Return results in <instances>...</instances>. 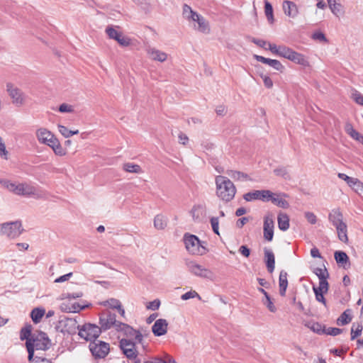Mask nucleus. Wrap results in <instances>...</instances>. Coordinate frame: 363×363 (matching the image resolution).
Segmentation results:
<instances>
[{
	"label": "nucleus",
	"mask_w": 363,
	"mask_h": 363,
	"mask_svg": "<svg viewBox=\"0 0 363 363\" xmlns=\"http://www.w3.org/2000/svg\"><path fill=\"white\" fill-rule=\"evenodd\" d=\"M167 224V218L161 215L158 214L154 218V227L157 230H163L166 228Z\"/></svg>",
	"instance_id": "nucleus-34"
},
{
	"label": "nucleus",
	"mask_w": 363,
	"mask_h": 363,
	"mask_svg": "<svg viewBox=\"0 0 363 363\" xmlns=\"http://www.w3.org/2000/svg\"><path fill=\"white\" fill-rule=\"evenodd\" d=\"M328 6L331 12L336 16L344 14L343 6L337 0H328Z\"/></svg>",
	"instance_id": "nucleus-28"
},
{
	"label": "nucleus",
	"mask_w": 363,
	"mask_h": 363,
	"mask_svg": "<svg viewBox=\"0 0 363 363\" xmlns=\"http://www.w3.org/2000/svg\"><path fill=\"white\" fill-rule=\"evenodd\" d=\"M160 301L158 299H155L152 301H150L147 305V308L152 310V311H156L160 308Z\"/></svg>",
	"instance_id": "nucleus-58"
},
{
	"label": "nucleus",
	"mask_w": 363,
	"mask_h": 363,
	"mask_svg": "<svg viewBox=\"0 0 363 363\" xmlns=\"http://www.w3.org/2000/svg\"><path fill=\"white\" fill-rule=\"evenodd\" d=\"M313 289H315L317 291L320 292H327L328 290V282L327 279H319L318 287L313 286Z\"/></svg>",
	"instance_id": "nucleus-47"
},
{
	"label": "nucleus",
	"mask_w": 363,
	"mask_h": 363,
	"mask_svg": "<svg viewBox=\"0 0 363 363\" xmlns=\"http://www.w3.org/2000/svg\"><path fill=\"white\" fill-rule=\"evenodd\" d=\"M334 257L336 262L338 264H341L342 267H345V264L349 262V257L347 254L342 251H336L334 254Z\"/></svg>",
	"instance_id": "nucleus-36"
},
{
	"label": "nucleus",
	"mask_w": 363,
	"mask_h": 363,
	"mask_svg": "<svg viewBox=\"0 0 363 363\" xmlns=\"http://www.w3.org/2000/svg\"><path fill=\"white\" fill-rule=\"evenodd\" d=\"M79 335L86 341L95 340L101 334V328H99L95 324L85 323L84 325L77 326Z\"/></svg>",
	"instance_id": "nucleus-8"
},
{
	"label": "nucleus",
	"mask_w": 363,
	"mask_h": 363,
	"mask_svg": "<svg viewBox=\"0 0 363 363\" xmlns=\"http://www.w3.org/2000/svg\"><path fill=\"white\" fill-rule=\"evenodd\" d=\"M6 91L11 99L12 104L16 106L20 107L25 104L26 96L24 93L13 84L8 83L6 84Z\"/></svg>",
	"instance_id": "nucleus-11"
},
{
	"label": "nucleus",
	"mask_w": 363,
	"mask_h": 363,
	"mask_svg": "<svg viewBox=\"0 0 363 363\" xmlns=\"http://www.w3.org/2000/svg\"><path fill=\"white\" fill-rule=\"evenodd\" d=\"M264 261L267 270L269 273H272L274 270L275 267V257L272 250L268 248L264 249Z\"/></svg>",
	"instance_id": "nucleus-23"
},
{
	"label": "nucleus",
	"mask_w": 363,
	"mask_h": 363,
	"mask_svg": "<svg viewBox=\"0 0 363 363\" xmlns=\"http://www.w3.org/2000/svg\"><path fill=\"white\" fill-rule=\"evenodd\" d=\"M0 184L9 191L18 196H33L35 199L43 198V196L35 187L28 183H16L6 179H0Z\"/></svg>",
	"instance_id": "nucleus-2"
},
{
	"label": "nucleus",
	"mask_w": 363,
	"mask_h": 363,
	"mask_svg": "<svg viewBox=\"0 0 363 363\" xmlns=\"http://www.w3.org/2000/svg\"><path fill=\"white\" fill-rule=\"evenodd\" d=\"M0 155L4 159L7 160L8 151L6 149L5 144L0 136Z\"/></svg>",
	"instance_id": "nucleus-61"
},
{
	"label": "nucleus",
	"mask_w": 363,
	"mask_h": 363,
	"mask_svg": "<svg viewBox=\"0 0 363 363\" xmlns=\"http://www.w3.org/2000/svg\"><path fill=\"white\" fill-rule=\"evenodd\" d=\"M123 169L125 172L130 173H141L142 169L138 164H135L133 163L128 162L123 164Z\"/></svg>",
	"instance_id": "nucleus-41"
},
{
	"label": "nucleus",
	"mask_w": 363,
	"mask_h": 363,
	"mask_svg": "<svg viewBox=\"0 0 363 363\" xmlns=\"http://www.w3.org/2000/svg\"><path fill=\"white\" fill-rule=\"evenodd\" d=\"M345 131L354 140L363 143V135L355 130L350 123L346 124Z\"/></svg>",
	"instance_id": "nucleus-32"
},
{
	"label": "nucleus",
	"mask_w": 363,
	"mask_h": 363,
	"mask_svg": "<svg viewBox=\"0 0 363 363\" xmlns=\"http://www.w3.org/2000/svg\"><path fill=\"white\" fill-rule=\"evenodd\" d=\"M352 99L358 104L363 106V95L357 90L352 94Z\"/></svg>",
	"instance_id": "nucleus-52"
},
{
	"label": "nucleus",
	"mask_w": 363,
	"mask_h": 363,
	"mask_svg": "<svg viewBox=\"0 0 363 363\" xmlns=\"http://www.w3.org/2000/svg\"><path fill=\"white\" fill-rule=\"evenodd\" d=\"M59 111L61 113H72L74 111V108L72 105L64 103L59 106Z\"/></svg>",
	"instance_id": "nucleus-55"
},
{
	"label": "nucleus",
	"mask_w": 363,
	"mask_h": 363,
	"mask_svg": "<svg viewBox=\"0 0 363 363\" xmlns=\"http://www.w3.org/2000/svg\"><path fill=\"white\" fill-rule=\"evenodd\" d=\"M274 173L279 177H281L284 179L289 178V174L287 169L285 167H279L274 170Z\"/></svg>",
	"instance_id": "nucleus-53"
},
{
	"label": "nucleus",
	"mask_w": 363,
	"mask_h": 363,
	"mask_svg": "<svg viewBox=\"0 0 363 363\" xmlns=\"http://www.w3.org/2000/svg\"><path fill=\"white\" fill-rule=\"evenodd\" d=\"M26 345L28 353V360L31 361L34 356L40 355V352L48 350L51 342L45 333L38 332L33 334L31 340L26 341Z\"/></svg>",
	"instance_id": "nucleus-1"
},
{
	"label": "nucleus",
	"mask_w": 363,
	"mask_h": 363,
	"mask_svg": "<svg viewBox=\"0 0 363 363\" xmlns=\"http://www.w3.org/2000/svg\"><path fill=\"white\" fill-rule=\"evenodd\" d=\"M31 363H52L50 360L36 354L33 359L30 361Z\"/></svg>",
	"instance_id": "nucleus-57"
},
{
	"label": "nucleus",
	"mask_w": 363,
	"mask_h": 363,
	"mask_svg": "<svg viewBox=\"0 0 363 363\" xmlns=\"http://www.w3.org/2000/svg\"><path fill=\"white\" fill-rule=\"evenodd\" d=\"M32 325H27L25 327H23L20 332V339L21 340H31L32 337Z\"/></svg>",
	"instance_id": "nucleus-39"
},
{
	"label": "nucleus",
	"mask_w": 363,
	"mask_h": 363,
	"mask_svg": "<svg viewBox=\"0 0 363 363\" xmlns=\"http://www.w3.org/2000/svg\"><path fill=\"white\" fill-rule=\"evenodd\" d=\"M101 305L104 306H108L113 309H117L121 305V303L119 300L112 298L102 302Z\"/></svg>",
	"instance_id": "nucleus-43"
},
{
	"label": "nucleus",
	"mask_w": 363,
	"mask_h": 363,
	"mask_svg": "<svg viewBox=\"0 0 363 363\" xmlns=\"http://www.w3.org/2000/svg\"><path fill=\"white\" fill-rule=\"evenodd\" d=\"M154 363H177L175 359L170 355L165 354L164 357H156L154 359Z\"/></svg>",
	"instance_id": "nucleus-44"
},
{
	"label": "nucleus",
	"mask_w": 363,
	"mask_h": 363,
	"mask_svg": "<svg viewBox=\"0 0 363 363\" xmlns=\"http://www.w3.org/2000/svg\"><path fill=\"white\" fill-rule=\"evenodd\" d=\"M342 331L343 330L340 328L329 327L323 330V333L328 335L336 336L342 333Z\"/></svg>",
	"instance_id": "nucleus-48"
},
{
	"label": "nucleus",
	"mask_w": 363,
	"mask_h": 363,
	"mask_svg": "<svg viewBox=\"0 0 363 363\" xmlns=\"http://www.w3.org/2000/svg\"><path fill=\"white\" fill-rule=\"evenodd\" d=\"M290 61H291L297 65H301L304 67L310 66V62H309L308 58L304 55H303L300 52H296L295 50L294 51V52L291 55Z\"/></svg>",
	"instance_id": "nucleus-26"
},
{
	"label": "nucleus",
	"mask_w": 363,
	"mask_h": 363,
	"mask_svg": "<svg viewBox=\"0 0 363 363\" xmlns=\"http://www.w3.org/2000/svg\"><path fill=\"white\" fill-rule=\"evenodd\" d=\"M274 222L273 216L272 214H268L265 216L264 220V238L270 242L272 240L274 237Z\"/></svg>",
	"instance_id": "nucleus-18"
},
{
	"label": "nucleus",
	"mask_w": 363,
	"mask_h": 363,
	"mask_svg": "<svg viewBox=\"0 0 363 363\" xmlns=\"http://www.w3.org/2000/svg\"><path fill=\"white\" fill-rule=\"evenodd\" d=\"M264 305L267 306L269 311L274 313L277 311L274 303L272 302L269 296H267L264 299L262 300Z\"/></svg>",
	"instance_id": "nucleus-49"
},
{
	"label": "nucleus",
	"mask_w": 363,
	"mask_h": 363,
	"mask_svg": "<svg viewBox=\"0 0 363 363\" xmlns=\"http://www.w3.org/2000/svg\"><path fill=\"white\" fill-rule=\"evenodd\" d=\"M283 9L284 13L291 18L296 16L298 12L296 5L290 1H284L283 2Z\"/></svg>",
	"instance_id": "nucleus-25"
},
{
	"label": "nucleus",
	"mask_w": 363,
	"mask_h": 363,
	"mask_svg": "<svg viewBox=\"0 0 363 363\" xmlns=\"http://www.w3.org/2000/svg\"><path fill=\"white\" fill-rule=\"evenodd\" d=\"M35 136L40 144L48 145V147L57 138L53 133L45 128H40L37 129L35 131Z\"/></svg>",
	"instance_id": "nucleus-15"
},
{
	"label": "nucleus",
	"mask_w": 363,
	"mask_h": 363,
	"mask_svg": "<svg viewBox=\"0 0 363 363\" xmlns=\"http://www.w3.org/2000/svg\"><path fill=\"white\" fill-rule=\"evenodd\" d=\"M363 330V326L361 324L354 323L352 325L351 328V340H353L358 336L361 335L362 331Z\"/></svg>",
	"instance_id": "nucleus-42"
},
{
	"label": "nucleus",
	"mask_w": 363,
	"mask_h": 363,
	"mask_svg": "<svg viewBox=\"0 0 363 363\" xmlns=\"http://www.w3.org/2000/svg\"><path fill=\"white\" fill-rule=\"evenodd\" d=\"M184 241L186 250L191 255H201L206 252V249L198 237L194 235L185 234Z\"/></svg>",
	"instance_id": "nucleus-7"
},
{
	"label": "nucleus",
	"mask_w": 363,
	"mask_h": 363,
	"mask_svg": "<svg viewBox=\"0 0 363 363\" xmlns=\"http://www.w3.org/2000/svg\"><path fill=\"white\" fill-rule=\"evenodd\" d=\"M313 291H314V294L315 295V299L318 301V302H320L322 303H323L325 306H326V301H325V298H324L323 296V294L325 292H320V291H317L315 289H313Z\"/></svg>",
	"instance_id": "nucleus-60"
},
{
	"label": "nucleus",
	"mask_w": 363,
	"mask_h": 363,
	"mask_svg": "<svg viewBox=\"0 0 363 363\" xmlns=\"http://www.w3.org/2000/svg\"><path fill=\"white\" fill-rule=\"evenodd\" d=\"M268 50H270L274 55L286 58L289 60H290L294 51L286 45H277L276 44L273 43H268Z\"/></svg>",
	"instance_id": "nucleus-16"
},
{
	"label": "nucleus",
	"mask_w": 363,
	"mask_h": 363,
	"mask_svg": "<svg viewBox=\"0 0 363 363\" xmlns=\"http://www.w3.org/2000/svg\"><path fill=\"white\" fill-rule=\"evenodd\" d=\"M211 227H212V230L213 231L217 234V235H219V220H218V218L217 217H212L211 218Z\"/></svg>",
	"instance_id": "nucleus-54"
},
{
	"label": "nucleus",
	"mask_w": 363,
	"mask_h": 363,
	"mask_svg": "<svg viewBox=\"0 0 363 363\" xmlns=\"http://www.w3.org/2000/svg\"><path fill=\"white\" fill-rule=\"evenodd\" d=\"M251 41L255 43V45H257V46L260 47V48H262L264 49H267L266 48V45H268V42L264 40H261V39H257V38H251Z\"/></svg>",
	"instance_id": "nucleus-59"
},
{
	"label": "nucleus",
	"mask_w": 363,
	"mask_h": 363,
	"mask_svg": "<svg viewBox=\"0 0 363 363\" xmlns=\"http://www.w3.org/2000/svg\"><path fill=\"white\" fill-rule=\"evenodd\" d=\"M59 132L65 138H68L74 135L79 133V130H69L66 126L59 124L57 125Z\"/></svg>",
	"instance_id": "nucleus-40"
},
{
	"label": "nucleus",
	"mask_w": 363,
	"mask_h": 363,
	"mask_svg": "<svg viewBox=\"0 0 363 363\" xmlns=\"http://www.w3.org/2000/svg\"><path fill=\"white\" fill-rule=\"evenodd\" d=\"M118 332H122L124 335L135 340L139 344L143 342V335L140 330H135L130 325L126 323L118 324Z\"/></svg>",
	"instance_id": "nucleus-12"
},
{
	"label": "nucleus",
	"mask_w": 363,
	"mask_h": 363,
	"mask_svg": "<svg viewBox=\"0 0 363 363\" xmlns=\"http://www.w3.org/2000/svg\"><path fill=\"white\" fill-rule=\"evenodd\" d=\"M350 313V310L345 311L337 319V324L338 325H345L350 323L352 320V317Z\"/></svg>",
	"instance_id": "nucleus-38"
},
{
	"label": "nucleus",
	"mask_w": 363,
	"mask_h": 363,
	"mask_svg": "<svg viewBox=\"0 0 363 363\" xmlns=\"http://www.w3.org/2000/svg\"><path fill=\"white\" fill-rule=\"evenodd\" d=\"M286 196L285 194H277L271 191V197L268 199V201H271L274 205L283 208H287L289 204L286 200L283 197Z\"/></svg>",
	"instance_id": "nucleus-24"
},
{
	"label": "nucleus",
	"mask_w": 363,
	"mask_h": 363,
	"mask_svg": "<svg viewBox=\"0 0 363 363\" xmlns=\"http://www.w3.org/2000/svg\"><path fill=\"white\" fill-rule=\"evenodd\" d=\"M287 272L282 270L279 274V294L281 296H284L286 295V289L288 286V280H287Z\"/></svg>",
	"instance_id": "nucleus-27"
},
{
	"label": "nucleus",
	"mask_w": 363,
	"mask_h": 363,
	"mask_svg": "<svg viewBox=\"0 0 363 363\" xmlns=\"http://www.w3.org/2000/svg\"><path fill=\"white\" fill-rule=\"evenodd\" d=\"M261 77L263 79L264 84L267 88L270 89L273 86V82L269 77L262 74Z\"/></svg>",
	"instance_id": "nucleus-62"
},
{
	"label": "nucleus",
	"mask_w": 363,
	"mask_h": 363,
	"mask_svg": "<svg viewBox=\"0 0 363 363\" xmlns=\"http://www.w3.org/2000/svg\"><path fill=\"white\" fill-rule=\"evenodd\" d=\"M278 227L282 231H286L289 228V217L285 213H280L277 218Z\"/></svg>",
	"instance_id": "nucleus-31"
},
{
	"label": "nucleus",
	"mask_w": 363,
	"mask_h": 363,
	"mask_svg": "<svg viewBox=\"0 0 363 363\" xmlns=\"http://www.w3.org/2000/svg\"><path fill=\"white\" fill-rule=\"evenodd\" d=\"M270 197L271 191L269 190H254L243 195V199L246 201L260 200L262 201L267 202L268 201V199Z\"/></svg>",
	"instance_id": "nucleus-17"
},
{
	"label": "nucleus",
	"mask_w": 363,
	"mask_h": 363,
	"mask_svg": "<svg viewBox=\"0 0 363 363\" xmlns=\"http://www.w3.org/2000/svg\"><path fill=\"white\" fill-rule=\"evenodd\" d=\"M122 322L116 320V315L115 313L111 311L104 312L99 317V328H101V331L107 330L112 327L118 331V324Z\"/></svg>",
	"instance_id": "nucleus-10"
},
{
	"label": "nucleus",
	"mask_w": 363,
	"mask_h": 363,
	"mask_svg": "<svg viewBox=\"0 0 363 363\" xmlns=\"http://www.w3.org/2000/svg\"><path fill=\"white\" fill-rule=\"evenodd\" d=\"M216 195L225 202L233 199L236 194L234 184L226 177L218 175L215 179Z\"/></svg>",
	"instance_id": "nucleus-3"
},
{
	"label": "nucleus",
	"mask_w": 363,
	"mask_h": 363,
	"mask_svg": "<svg viewBox=\"0 0 363 363\" xmlns=\"http://www.w3.org/2000/svg\"><path fill=\"white\" fill-rule=\"evenodd\" d=\"M305 217H306V220H308V222L311 224L313 225V224H315L317 222V217L312 212H310V211L306 212Z\"/></svg>",
	"instance_id": "nucleus-56"
},
{
	"label": "nucleus",
	"mask_w": 363,
	"mask_h": 363,
	"mask_svg": "<svg viewBox=\"0 0 363 363\" xmlns=\"http://www.w3.org/2000/svg\"><path fill=\"white\" fill-rule=\"evenodd\" d=\"M315 274L317 275L319 279H328L329 274L326 268H316L315 269Z\"/></svg>",
	"instance_id": "nucleus-50"
},
{
	"label": "nucleus",
	"mask_w": 363,
	"mask_h": 363,
	"mask_svg": "<svg viewBox=\"0 0 363 363\" xmlns=\"http://www.w3.org/2000/svg\"><path fill=\"white\" fill-rule=\"evenodd\" d=\"M186 265L188 271L192 274L204 279H212L213 278V273L209 269L204 267L195 261L187 260Z\"/></svg>",
	"instance_id": "nucleus-9"
},
{
	"label": "nucleus",
	"mask_w": 363,
	"mask_h": 363,
	"mask_svg": "<svg viewBox=\"0 0 363 363\" xmlns=\"http://www.w3.org/2000/svg\"><path fill=\"white\" fill-rule=\"evenodd\" d=\"M137 343L135 340L133 341L125 338L121 339L119 342L121 349L128 359H133L137 357L138 352L135 347Z\"/></svg>",
	"instance_id": "nucleus-14"
},
{
	"label": "nucleus",
	"mask_w": 363,
	"mask_h": 363,
	"mask_svg": "<svg viewBox=\"0 0 363 363\" xmlns=\"http://www.w3.org/2000/svg\"><path fill=\"white\" fill-rule=\"evenodd\" d=\"M89 349L96 358H104L109 352V344L103 341H94L89 344Z\"/></svg>",
	"instance_id": "nucleus-13"
},
{
	"label": "nucleus",
	"mask_w": 363,
	"mask_h": 363,
	"mask_svg": "<svg viewBox=\"0 0 363 363\" xmlns=\"http://www.w3.org/2000/svg\"><path fill=\"white\" fill-rule=\"evenodd\" d=\"M45 313V310L42 308H35L30 313L32 320L35 323H38Z\"/></svg>",
	"instance_id": "nucleus-35"
},
{
	"label": "nucleus",
	"mask_w": 363,
	"mask_h": 363,
	"mask_svg": "<svg viewBox=\"0 0 363 363\" xmlns=\"http://www.w3.org/2000/svg\"><path fill=\"white\" fill-rule=\"evenodd\" d=\"M105 33L108 38L116 40L122 47H128L131 45V39L124 35L118 26H108L105 29Z\"/></svg>",
	"instance_id": "nucleus-6"
},
{
	"label": "nucleus",
	"mask_w": 363,
	"mask_h": 363,
	"mask_svg": "<svg viewBox=\"0 0 363 363\" xmlns=\"http://www.w3.org/2000/svg\"><path fill=\"white\" fill-rule=\"evenodd\" d=\"M191 21L197 23V26L196 24L194 26L195 30L203 33H209L208 23L201 15L197 13V17H195V19H193Z\"/></svg>",
	"instance_id": "nucleus-22"
},
{
	"label": "nucleus",
	"mask_w": 363,
	"mask_h": 363,
	"mask_svg": "<svg viewBox=\"0 0 363 363\" xmlns=\"http://www.w3.org/2000/svg\"><path fill=\"white\" fill-rule=\"evenodd\" d=\"M23 231V228L20 220L0 224V235L6 236L11 239L18 237Z\"/></svg>",
	"instance_id": "nucleus-5"
},
{
	"label": "nucleus",
	"mask_w": 363,
	"mask_h": 363,
	"mask_svg": "<svg viewBox=\"0 0 363 363\" xmlns=\"http://www.w3.org/2000/svg\"><path fill=\"white\" fill-rule=\"evenodd\" d=\"M348 185L357 194L363 193V184L357 178H352Z\"/></svg>",
	"instance_id": "nucleus-37"
},
{
	"label": "nucleus",
	"mask_w": 363,
	"mask_h": 363,
	"mask_svg": "<svg viewBox=\"0 0 363 363\" xmlns=\"http://www.w3.org/2000/svg\"><path fill=\"white\" fill-rule=\"evenodd\" d=\"M201 209H202V206L200 205H195L193 206L190 213H191V215L194 220L198 221L200 220V217H201Z\"/></svg>",
	"instance_id": "nucleus-46"
},
{
	"label": "nucleus",
	"mask_w": 363,
	"mask_h": 363,
	"mask_svg": "<svg viewBox=\"0 0 363 363\" xmlns=\"http://www.w3.org/2000/svg\"><path fill=\"white\" fill-rule=\"evenodd\" d=\"M49 147L52 150L55 155L57 156L63 157L65 156L67 153V150L62 146L57 138L53 143H52Z\"/></svg>",
	"instance_id": "nucleus-30"
},
{
	"label": "nucleus",
	"mask_w": 363,
	"mask_h": 363,
	"mask_svg": "<svg viewBox=\"0 0 363 363\" xmlns=\"http://www.w3.org/2000/svg\"><path fill=\"white\" fill-rule=\"evenodd\" d=\"M328 220L335 228L339 240L344 243H347V226L343 221V215L340 209H333L329 213Z\"/></svg>",
	"instance_id": "nucleus-4"
},
{
	"label": "nucleus",
	"mask_w": 363,
	"mask_h": 363,
	"mask_svg": "<svg viewBox=\"0 0 363 363\" xmlns=\"http://www.w3.org/2000/svg\"><path fill=\"white\" fill-rule=\"evenodd\" d=\"M254 57L258 62L268 65L269 66L274 68L277 71H279L281 72L284 69V65L277 60H272V59L267 58L263 56L257 55H255Z\"/></svg>",
	"instance_id": "nucleus-21"
},
{
	"label": "nucleus",
	"mask_w": 363,
	"mask_h": 363,
	"mask_svg": "<svg viewBox=\"0 0 363 363\" xmlns=\"http://www.w3.org/2000/svg\"><path fill=\"white\" fill-rule=\"evenodd\" d=\"M197 12L192 10L191 6L187 4H184L182 6V15L184 18L187 19L188 21H192L195 19V17H197Z\"/></svg>",
	"instance_id": "nucleus-33"
},
{
	"label": "nucleus",
	"mask_w": 363,
	"mask_h": 363,
	"mask_svg": "<svg viewBox=\"0 0 363 363\" xmlns=\"http://www.w3.org/2000/svg\"><path fill=\"white\" fill-rule=\"evenodd\" d=\"M264 13L268 21L272 22L274 20L273 9L272 6L268 1H264Z\"/></svg>",
	"instance_id": "nucleus-45"
},
{
	"label": "nucleus",
	"mask_w": 363,
	"mask_h": 363,
	"mask_svg": "<svg viewBox=\"0 0 363 363\" xmlns=\"http://www.w3.org/2000/svg\"><path fill=\"white\" fill-rule=\"evenodd\" d=\"M226 174L233 179L235 181H247L251 180L250 177L242 172L236 171L233 169H228Z\"/></svg>",
	"instance_id": "nucleus-29"
},
{
	"label": "nucleus",
	"mask_w": 363,
	"mask_h": 363,
	"mask_svg": "<svg viewBox=\"0 0 363 363\" xmlns=\"http://www.w3.org/2000/svg\"><path fill=\"white\" fill-rule=\"evenodd\" d=\"M198 297L199 298H201L199 294L195 291H189L184 294L182 295L181 298L184 301L189 300L190 298H194Z\"/></svg>",
	"instance_id": "nucleus-51"
},
{
	"label": "nucleus",
	"mask_w": 363,
	"mask_h": 363,
	"mask_svg": "<svg viewBox=\"0 0 363 363\" xmlns=\"http://www.w3.org/2000/svg\"><path fill=\"white\" fill-rule=\"evenodd\" d=\"M82 292H75V293H67V294H63V296H65V298L69 299V300H72V299H76L77 298H80L82 296Z\"/></svg>",
	"instance_id": "nucleus-63"
},
{
	"label": "nucleus",
	"mask_w": 363,
	"mask_h": 363,
	"mask_svg": "<svg viewBox=\"0 0 363 363\" xmlns=\"http://www.w3.org/2000/svg\"><path fill=\"white\" fill-rule=\"evenodd\" d=\"M145 50L148 57L153 61L164 62L167 60L168 55L156 48L147 46Z\"/></svg>",
	"instance_id": "nucleus-19"
},
{
	"label": "nucleus",
	"mask_w": 363,
	"mask_h": 363,
	"mask_svg": "<svg viewBox=\"0 0 363 363\" xmlns=\"http://www.w3.org/2000/svg\"><path fill=\"white\" fill-rule=\"evenodd\" d=\"M238 251L245 257H248L250 255V250L246 245H241Z\"/></svg>",
	"instance_id": "nucleus-64"
},
{
	"label": "nucleus",
	"mask_w": 363,
	"mask_h": 363,
	"mask_svg": "<svg viewBox=\"0 0 363 363\" xmlns=\"http://www.w3.org/2000/svg\"><path fill=\"white\" fill-rule=\"evenodd\" d=\"M168 322L166 319H157L152 326V331L153 334L157 336L164 335L167 333Z\"/></svg>",
	"instance_id": "nucleus-20"
}]
</instances>
